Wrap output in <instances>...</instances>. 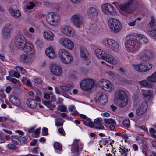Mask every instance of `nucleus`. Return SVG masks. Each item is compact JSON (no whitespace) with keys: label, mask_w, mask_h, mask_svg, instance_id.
Returning a JSON list of instances; mask_svg holds the SVG:
<instances>
[{"label":"nucleus","mask_w":156,"mask_h":156,"mask_svg":"<svg viewBox=\"0 0 156 156\" xmlns=\"http://www.w3.org/2000/svg\"><path fill=\"white\" fill-rule=\"evenodd\" d=\"M15 43L16 47L19 49H22L26 43L24 37L21 35H17L16 36Z\"/></svg>","instance_id":"obj_11"},{"label":"nucleus","mask_w":156,"mask_h":156,"mask_svg":"<svg viewBox=\"0 0 156 156\" xmlns=\"http://www.w3.org/2000/svg\"><path fill=\"white\" fill-rule=\"evenodd\" d=\"M12 88L9 86H8L6 87L5 91L7 93H9L11 91Z\"/></svg>","instance_id":"obj_63"},{"label":"nucleus","mask_w":156,"mask_h":156,"mask_svg":"<svg viewBox=\"0 0 156 156\" xmlns=\"http://www.w3.org/2000/svg\"><path fill=\"white\" fill-rule=\"evenodd\" d=\"M21 59L22 62H28L30 61L27 55L25 54L22 55Z\"/></svg>","instance_id":"obj_43"},{"label":"nucleus","mask_w":156,"mask_h":156,"mask_svg":"<svg viewBox=\"0 0 156 156\" xmlns=\"http://www.w3.org/2000/svg\"><path fill=\"white\" fill-rule=\"evenodd\" d=\"M35 83L38 84H41L42 83V80L41 78H37L34 80Z\"/></svg>","instance_id":"obj_57"},{"label":"nucleus","mask_w":156,"mask_h":156,"mask_svg":"<svg viewBox=\"0 0 156 156\" xmlns=\"http://www.w3.org/2000/svg\"><path fill=\"white\" fill-rule=\"evenodd\" d=\"M73 59L72 55L69 53L67 55L64 56L63 58L60 59L61 61L63 63L69 64L71 62Z\"/></svg>","instance_id":"obj_25"},{"label":"nucleus","mask_w":156,"mask_h":156,"mask_svg":"<svg viewBox=\"0 0 156 156\" xmlns=\"http://www.w3.org/2000/svg\"><path fill=\"white\" fill-rule=\"evenodd\" d=\"M69 53L66 50L64 49H60L58 51L59 57L60 59L63 58Z\"/></svg>","instance_id":"obj_32"},{"label":"nucleus","mask_w":156,"mask_h":156,"mask_svg":"<svg viewBox=\"0 0 156 156\" xmlns=\"http://www.w3.org/2000/svg\"><path fill=\"white\" fill-rule=\"evenodd\" d=\"M123 125L126 127H129L130 126V121L129 119H125L123 122Z\"/></svg>","instance_id":"obj_49"},{"label":"nucleus","mask_w":156,"mask_h":156,"mask_svg":"<svg viewBox=\"0 0 156 156\" xmlns=\"http://www.w3.org/2000/svg\"><path fill=\"white\" fill-rule=\"evenodd\" d=\"M60 110L62 112H67L66 111V106L63 105L59 106Z\"/></svg>","instance_id":"obj_55"},{"label":"nucleus","mask_w":156,"mask_h":156,"mask_svg":"<svg viewBox=\"0 0 156 156\" xmlns=\"http://www.w3.org/2000/svg\"><path fill=\"white\" fill-rule=\"evenodd\" d=\"M42 134L43 135H48V129L46 127H44L42 129Z\"/></svg>","instance_id":"obj_54"},{"label":"nucleus","mask_w":156,"mask_h":156,"mask_svg":"<svg viewBox=\"0 0 156 156\" xmlns=\"http://www.w3.org/2000/svg\"><path fill=\"white\" fill-rule=\"evenodd\" d=\"M64 121L60 118H58L55 119V124L57 127L62 126L63 125Z\"/></svg>","instance_id":"obj_38"},{"label":"nucleus","mask_w":156,"mask_h":156,"mask_svg":"<svg viewBox=\"0 0 156 156\" xmlns=\"http://www.w3.org/2000/svg\"><path fill=\"white\" fill-rule=\"evenodd\" d=\"M96 98L98 102L101 105L105 104L107 101V97L104 93L101 92H98L96 94Z\"/></svg>","instance_id":"obj_16"},{"label":"nucleus","mask_w":156,"mask_h":156,"mask_svg":"<svg viewBox=\"0 0 156 156\" xmlns=\"http://www.w3.org/2000/svg\"><path fill=\"white\" fill-rule=\"evenodd\" d=\"M24 52L28 53L29 55H33L34 53V50L33 45L29 42L26 43L22 49Z\"/></svg>","instance_id":"obj_17"},{"label":"nucleus","mask_w":156,"mask_h":156,"mask_svg":"<svg viewBox=\"0 0 156 156\" xmlns=\"http://www.w3.org/2000/svg\"><path fill=\"white\" fill-rule=\"evenodd\" d=\"M102 50L100 49H97L95 51V54L96 56L98 58H102V57L100 55V54L102 52Z\"/></svg>","instance_id":"obj_51"},{"label":"nucleus","mask_w":156,"mask_h":156,"mask_svg":"<svg viewBox=\"0 0 156 156\" xmlns=\"http://www.w3.org/2000/svg\"><path fill=\"white\" fill-rule=\"evenodd\" d=\"M110 48L115 52L119 51V45L115 41H114Z\"/></svg>","instance_id":"obj_36"},{"label":"nucleus","mask_w":156,"mask_h":156,"mask_svg":"<svg viewBox=\"0 0 156 156\" xmlns=\"http://www.w3.org/2000/svg\"><path fill=\"white\" fill-rule=\"evenodd\" d=\"M54 148L57 149L61 151L62 149V146L61 144L58 142H56L54 143Z\"/></svg>","instance_id":"obj_48"},{"label":"nucleus","mask_w":156,"mask_h":156,"mask_svg":"<svg viewBox=\"0 0 156 156\" xmlns=\"http://www.w3.org/2000/svg\"><path fill=\"white\" fill-rule=\"evenodd\" d=\"M10 102L14 105L19 107L21 105L20 100L14 95H11L9 97Z\"/></svg>","instance_id":"obj_24"},{"label":"nucleus","mask_w":156,"mask_h":156,"mask_svg":"<svg viewBox=\"0 0 156 156\" xmlns=\"http://www.w3.org/2000/svg\"><path fill=\"white\" fill-rule=\"evenodd\" d=\"M87 14L89 17L92 19L96 18L98 16L97 10L94 8L91 7L87 9Z\"/></svg>","instance_id":"obj_21"},{"label":"nucleus","mask_w":156,"mask_h":156,"mask_svg":"<svg viewBox=\"0 0 156 156\" xmlns=\"http://www.w3.org/2000/svg\"><path fill=\"white\" fill-rule=\"evenodd\" d=\"M9 10L11 16L14 17H18L21 15L20 12L18 9H15L13 8H10L9 9Z\"/></svg>","instance_id":"obj_29"},{"label":"nucleus","mask_w":156,"mask_h":156,"mask_svg":"<svg viewBox=\"0 0 156 156\" xmlns=\"http://www.w3.org/2000/svg\"><path fill=\"white\" fill-rule=\"evenodd\" d=\"M58 132L59 133L63 136H64L65 135V133L64 130L63 128H59L58 129Z\"/></svg>","instance_id":"obj_58"},{"label":"nucleus","mask_w":156,"mask_h":156,"mask_svg":"<svg viewBox=\"0 0 156 156\" xmlns=\"http://www.w3.org/2000/svg\"><path fill=\"white\" fill-rule=\"evenodd\" d=\"M6 73V70L5 68L1 67H0V74L2 75H5Z\"/></svg>","instance_id":"obj_59"},{"label":"nucleus","mask_w":156,"mask_h":156,"mask_svg":"<svg viewBox=\"0 0 156 156\" xmlns=\"http://www.w3.org/2000/svg\"><path fill=\"white\" fill-rule=\"evenodd\" d=\"M45 53L46 55L50 58H53L55 56V51L52 47L47 48Z\"/></svg>","instance_id":"obj_27"},{"label":"nucleus","mask_w":156,"mask_h":156,"mask_svg":"<svg viewBox=\"0 0 156 156\" xmlns=\"http://www.w3.org/2000/svg\"><path fill=\"white\" fill-rule=\"evenodd\" d=\"M100 54L102 57V58H99L105 60L107 62L112 64H116L117 63V60L113 58L112 56L106 54L104 51H102Z\"/></svg>","instance_id":"obj_15"},{"label":"nucleus","mask_w":156,"mask_h":156,"mask_svg":"<svg viewBox=\"0 0 156 156\" xmlns=\"http://www.w3.org/2000/svg\"><path fill=\"white\" fill-rule=\"evenodd\" d=\"M18 141L21 143L26 144L27 143V140L25 137L20 136H18Z\"/></svg>","instance_id":"obj_45"},{"label":"nucleus","mask_w":156,"mask_h":156,"mask_svg":"<svg viewBox=\"0 0 156 156\" xmlns=\"http://www.w3.org/2000/svg\"><path fill=\"white\" fill-rule=\"evenodd\" d=\"M55 90L56 93L59 94H66L65 93H64L62 92H61L59 89L56 87H55Z\"/></svg>","instance_id":"obj_56"},{"label":"nucleus","mask_w":156,"mask_h":156,"mask_svg":"<svg viewBox=\"0 0 156 156\" xmlns=\"http://www.w3.org/2000/svg\"><path fill=\"white\" fill-rule=\"evenodd\" d=\"M125 45L129 52H134L140 48V44L138 43L136 37L130 36L125 42Z\"/></svg>","instance_id":"obj_2"},{"label":"nucleus","mask_w":156,"mask_h":156,"mask_svg":"<svg viewBox=\"0 0 156 156\" xmlns=\"http://www.w3.org/2000/svg\"><path fill=\"white\" fill-rule=\"evenodd\" d=\"M104 122L106 124H116V122L112 119H105Z\"/></svg>","instance_id":"obj_41"},{"label":"nucleus","mask_w":156,"mask_h":156,"mask_svg":"<svg viewBox=\"0 0 156 156\" xmlns=\"http://www.w3.org/2000/svg\"><path fill=\"white\" fill-rule=\"evenodd\" d=\"M20 76V74L17 72L16 71H15L13 73V76L17 78H19Z\"/></svg>","instance_id":"obj_62"},{"label":"nucleus","mask_w":156,"mask_h":156,"mask_svg":"<svg viewBox=\"0 0 156 156\" xmlns=\"http://www.w3.org/2000/svg\"><path fill=\"white\" fill-rule=\"evenodd\" d=\"M26 103L28 106L31 108H34L37 105L36 101L34 99H29L27 101Z\"/></svg>","instance_id":"obj_34"},{"label":"nucleus","mask_w":156,"mask_h":156,"mask_svg":"<svg viewBox=\"0 0 156 156\" xmlns=\"http://www.w3.org/2000/svg\"><path fill=\"white\" fill-rule=\"evenodd\" d=\"M136 39L138 43L140 44V47L142 44H146L148 41L147 38L143 35L136 37Z\"/></svg>","instance_id":"obj_28"},{"label":"nucleus","mask_w":156,"mask_h":156,"mask_svg":"<svg viewBox=\"0 0 156 156\" xmlns=\"http://www.w3.org/2000/svg\"><path fill=\"white\" fill-rule=\"evenodd\" d=\"M43 35L44 38L48 40L52 41L53 39L54 34L50 31H44Z\"/></svg>","instance_id":"obj_30"},{"label":"nucleus","mask_w":156,"mask_h":156,"mask_svg":"<svg viewBox=\"0 0 156 156\" xmlns=\"http://www.w3.org/2000/svg\"><path fill=\"white\" fill-rule=\"evenodd\" d=\"M143 98L145 99L150 100L153 98V94L151 90H141Z\"/></svg>","instance_id":"obj_23"},{"label":"nucleus","mask_w":156,"mask_h":156,"mask_svg":"<svg viewBox=\"0 0 156 156\" xmlns=\"http://www.w3.org/2000/svg\"><path fill=\"white\" fill-rule=\"evenodd\" d=\"M148 33L154 38L156 39V23L152 21L147 26Z\"/></svg>","instance_id":"obj_14"},{"label":"nucleus","mask_w":156,"mask_h":156,"mask_svg":"<svg viewBox=\"0 0 156 156\" xmlns=\"http://www.w3.org/2000/svg\"><path fill=\"white\" fill-rule=\"evenodd\" d=\"M11 30L12 28L10 25H6L2 32V34L3 37L6 39L9 38L10 37Z\"/></svg>","instance_id":"obj_22"},{"label":"nucleus","mask_w":156,"mask_h":156,"mask_svg":"<svg viewBox=\"0 0 156 156\" xmlns=\"http://www.w3.org/2000/svg\"><path fill=\"white\" fill-rule=\"evenodd\" d=\"M146 80H144L141 81H140L139 82V83L141 86L145 87H148L149 88H151L153 86V84L151 83H150L148 82Z\"/></svg>","instance_id":"obj_33"},{"label":"nucleus","mask_w":156,"mask_h":156,"mask_svg":"<svg viewBox=\"0 0 156 156\" xmlns=\"http://www.w3.org/2000/svg\"><path fill=\"white\" fill-rule=\"evenodd\" d=\"M59 44L64 47L70 50L74 48V44L70 39L66 37H62L59 41Z\"/></svg>","instance_id":"obj_9"},{"label":"nucleus","mask_w":156,"mask_h":156,"mask_svg":"<svg viewBox=\"0 0 156 156\" xmlns=\"http://www.w3.org/2000/svg\"><path fill=\"white\" fill-rule=\"evenodd\" d=\"M83 16L82 15L79 13L73 15L70 19L72 24L77 28H80L83 25Z\"/></svg>","instance_id":"obj_4"},{"label":"nucleus","mask_w":156,"mask_h":156,"mask_svg":"<svg viewBox=\"0 0 156 156\" xmlns=\"http://www.w3.org/2000/svg\"><path fill=\"white\" fill-rule=\"evenodd\" d=\"M138 56L140 59L145 61L153 57L154 53L151 50H144L140 53Z\"/></svg>","instance_id":"obj_8"},{"label":"nucleus","mask_w":156,"mask_h":156,"mask_svg":"<svg viewBox=\"0 0 156 156\" xmlns=\"http://www.w3.org/2000/svg\"><path fill=\"white\" fill-rule=\"evenodd\" d=\"M36 44L38 47L41 48L44 46V43L41 39H37L35 42Z\"/></svg>","instance_id":"obj_40"},{"label":"nucleus","mask_w":156,"mask_h":156,"mask_svg":"<svg viewBox=\"0 0 156 156\" xmlns=\"http://www.w3.org/2000/svg\"><path fill=\"white\" fill-rule=\"evenodd\" d=\"M12 142L15 144L17 145L18 144V136H13L12 137Z\"/></svg>","instance_id":"obj_46"},{"label":"nucleus","mask_w":156,"mask_h":156,"mask_svg":"<svg viewBox=\"0 0 156 156\" xmlns=\"http://www.w3.org/2000/svg\"><path fill=\"white\" fill-rule=\"evenodd\" d=\"M16 69L18 71H20V73H21L24 74H25V73H26V70L24 69L23 68L18 66L17 67Z\"/></svg>","instance_id":"obj_52"},{"label":"nucleus","mask_w":156,"mask_h":156,"mask_svg":"<svg viewBox=\"0 0 156 156\" xmlns=\"http://www.w3.org/2000/svg\"><path fill=\"white\" fill-rule=\"evenodd\" d=\"M101 8L103 12L107 15L114 16L116 14V10L115 7L109 3L102 5Z\"/></svg>","instance_id":"obj_5"},{"label":"nucleus","mask_w":156,"mask_h":156,"mask_svg":"<svg viewBox=\"0 0 156 156\" xmlns=\"http://www.w3.org/2000/svg\"><path fill=\"white\" fill-rule=\"evenodd\" d=\"M35 6V4L32 2H30L28 5L26 6V8L28 9H33Z\"/></svg>","instance_id":"obj_50"},{"label":"nucleus","mask_w":156,"mask_h":156,"mask_svg":"<svg viewBox=\"0 0 156 156\" xmlns=\"http://www.w3.org/2000/svg\"><path fill=\"white\" fill-rule=\"evenodd\" d=\"M60 87L62 90L66 92L69 91L71 88V86L69 85H61Z\"/></svg>","instance_id":"obj_42"},{"label":"nucleus","mask_w":156,"mask_h":156,"mask_svg":"<svg viewBox=\"0 0 156 156\" xmlns=\"http://www.w3.org/2000/svg\"><path fill=\"white\" fill-rule=\"evenodd\" d=\"M133 0H129L127 3L121 6V9L126 12L131 13L133 12L134 10L130 8L133 3Z\"/></svg>","instance_id":"obj_19"},{"label":"nucleus","mask_w":156,"mask_h":156,"mask_svg":"<svg viewBox=\"0 0 156 156\" xmlns=\"http://www.w3.org/2000/svg\"><path fill=\"white\" fill-rule=\"evenodd\" d=\"M79 140L76 139L74 143L72 145L71 151L75 156H78L79 155Z\"/></svg>","instance_id":"obj_20"},{"label":"nucleus","mask_w":156,"mask_h":156,"mask_svg":"<svg viewBox=\"0 0 156 156\" xmlns=\"http://www.w3.org/2000/svg\"><path fill=\"white\" fill-rule=\"evenodd\" d=\"M50 69L53 74L56 76H60L62 73L61 67L56 64H51V65Z\"/></svg>","instance_id":"obj_18"},{"label":"nucleus","mask_w":156,"mask_h":156,"mask_svg":"<svg viewBox=\"0 0 156 156\" xmlns=\"http://www.w3.org/2000/svg\"><path fill=\"white\" fill-rule=\"evenodd\" d=\"M98 85L101 88L107 91H111L112 88L111 83L105 79L101 80L98 82Z\"/></svg>","instance_id":"obj_13"},{"label":"nucleus","mask_w":156,"mask_h":156,"mask_svg":"<svg viewBox=\"0 0 156 156\" xmlns=\"http://www.w3.org/2000/svg\"><path fill=\"white\" fill-rule=\"evenodd\" d=\"M138 107L141 108L145 112L147 109V103L146 102L144 101L142 103V104L139 105Z\"/></svg>","instance_id":"obj_39"},{"label":"nucleus","mask_w":156,"mask_h":156,"mask_svg":"<svg viewBox=\"0 0 156 156\" xmlns=\"http://www.w3.org/2000/svg\"><path fill=\"white\" fill-rule=\"evenodd\" d=\"M119 152L122 156H127L128 150L124 147H120L119 149Z\"/></svg>","instance_id":"obj_37"},{"label":"nucleus","mask_w":156,"mask_h":156,"mask_svg":"<svg viewBox=\"0 0 156 156\" xmlns=\"http://www.w3.org/2000/svg\"><path fill=\"white\" fill-rule=\"evenodd\" d=\"M80 56L84 60L87 59L88 58L89 54L88 52L85 49L83 48H80Z\"/></svg>","instance_id":"obj_26"},{"label":"nucleus","mask_w":156,"mask_h":156,"mask_svg":"<svg viewBox=\"0 0 156 156\" xmlns=\"http://www.w3.org/2000/svg\"><path fill=\"white\" fill-rule=\"evenodd\" d=\"M21 81L24 83L25 84L29 86H31L32 85L31 82L29 80L24 77H23L22 79H21Z\"/></svg>","instance_id":"obj_44"},{"label":"nucleus","mask_w":156,"mask_h":156,"mask_svg":"<svg viewBox=\"0 0 156 156\" xmlns=\"http://www.w3.org/2000/svg\"><path fill=\"white\" fill-rule=\"evenodd\" d=\"M102 119L99 118H97L94 120V122L95 124H102Z\"/></svg>","instance_id":"obj_53"},{"label":"nucleus","mask_w":156,"mask_h":156,"mask_svg":"<svg viewBox=\"0 0 156 156\" xmlns=\"http://www.w3.org/2000/svg\"><path fill=\"white\" fill-rule=\"evenodd\" d=\"M46 20L50 24L56 26L58 24L59 18L58 16L52 12H50L47 15Z\"/></svg>","instance_id":"obj_10"},{"label":"nucleus","mask_w":156,"mask_h":156,"mask_svg":"<svg viewBox=\"0 0 156 156\" xmlns=\"http://www.w3.org/2000/svg\"><path fill=\"white\" fill-rule=\"evenodd\" d=\"M133 68L140 72H145L151 69L152 67V65L150 63H143L138 64H133Z\"/></svg>","instance_id":"obj_6"},{"label":"nucleus","mask_w":156,"mask_h":156,"mask_svg":"<svg viewBox=\"0 0 156 156\" xmlns=\"http://www.w3.org/2000/svg\"><path fill=\"white\" fill-rule=\"evenodd\" d=\"M94 82L91 79H85L80 83L81 88L84 91H88L90 90L94 86Z\"/></svg>","instance_id":"obj_7"},{"label":"nucleus","mask_w":156,"mask_h":156,"mask_svg":"<svg viewBox=\"0 0 156 156\" xmlns=\"http://www.w3.org/2000/svg\"><path fill=\"white\" fill-rule=\"evenodd\" d=\"M108 24L110 30L115 33L120 31L122 29L121 24L120 21L115 18H111L108 21Z\"/></svg>","instance_id":"obj_3"},{"label":"nucleus","mask_w":156,"mask_h":156,"mask_svg":"<svg viewBox=\"0 0 156 156\" xmlns=\"http://www.w3.org/2000/svg\"><path fill=\"white\" fill-rule=\"evenodd\" d=\"M147 80L150 83L156 82V72H154L151 76H148Z\"/></svg>","instance_id":"obj_35"},{"label":"nucleus","mask_w":156,"mask_h":156,"mask_svg":"<svg viewBox=\"0 0 156 156\" xmlns=\"http://www.w3.org/2000/svg\"><path fill=\"white\" fill-rule=\"evenodd\" d=\"M114 41V40L113 39L109 38L104 39L102 40V43L104 45L110 48Z\"/></svg>","instance_id":"obj_31"},{"label":"nucleus","mask_w":156,"mask_h":156,"mask_svg":"<svg viewBox=\"0 0 156 156\" xmlns=\"http://www.w3.org/2000/svg\"><path fill=\"white\" fill-rule=\"evenodd\" d=\"M145 112L144 111L139 107L136 110V115L137 116L142 115Z\"/></svg>","instance_id":"obj_47"},{"label":"nucleus","mask_w":156,"mask_h":156,"mask_svg":"<svg viewBox=\"0 0 156 156\" xmlns=\"http://www.w3.org/2000/svg\"><path fill=\"white\" fill-rule=\"evenodd\" d=\"M149 132L151 133H156V130L153 128H151L149 129Z\"/></svg>","instance_id":"obj_64"},{"label":"nucleus","mask_w":156,"mask_h":156,"mask_svg":"<svg viewBox=\"0 0 156 156\" xmlns=\"http://www.w3.org/2000/svg\"><path fill=\"white\" fill-rule=\"evenodd\" d=\"M61 31L63 35L68 36H73L75 34L74 30L69 27L63 25L61 27Z\"/></svg>","instance_id":"obj_12"},{"label":"nucleus","mask_w":156,"mask_h":156,"mask_svg":"<svg viewBox=\"0 0 156 156\" xmlns=\"http://www.w3.org/2000/svg\"><path fill=\"white\" fill-rule=\"evenodd\" d=\"M8 148L11 149H16L15 148L16 147L15 145H13V144H10L8 145Z\"/></svg>","instance_id":"obj_60"},{"label":"nucleus","mask_w":156,"mask_h":156,"mask_svg":"<svg viewBox=\"0 0 156 156\" xmlns=\"http://www.w3.org/2000/svg\"><path fill=\"white\" fill-rule=\"evenodd\" d=\"M99 126H97L95 127V128L97 129H105V127L101 124L99 125Z\"/></svg>","instance_id":"obj_61"},{"label":"nucleus","mask_w":156,"mask_h":156,"mask_svg":"<svg viewBox=\"0 0 156 156\" xmlns=\"http://www.w3.org/2000/svg\"><path fill=\"white\" fill-rule=\"evenodd\" d=\"M114 100L117 105L121 107H124L127 103L126 94L124 91L117 90L115 91Z\"/></svg>","instance_id":"obj_1"}]
</instances>
